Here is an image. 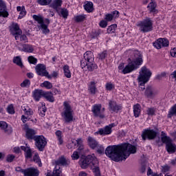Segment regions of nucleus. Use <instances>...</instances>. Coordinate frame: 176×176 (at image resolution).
I'll list each match as a JSON object with an SVG mask.
<instances>
[{"label": "nucleus", "mask_w": 176, "mask_h": 176, "mask_svg": "<svg viewBox=\"0 0 176 176\" xmlns=\"http://www.w3.org/2000/svg\"><path fill=\"white\" fill-rule=\"evenodd\" d=\"M134 58H129V63L124 67V63H120L118 66L119 69H122V73L124 74H130L135 69H138L140 66L142 65L144 59H142V54L140 51H135L133 53Z\"/></svg>", "instance_id": "1"}, {"label": "nucleus", "mask_w": 176, "mask_h": 176, "mask_svg": "<svg viewBox=\"0 0 176 176\" xmlns=\"http://www.w3.org/2000/svg\"><path fill=\"white\" fill-rule=\"evenodd\" d=\"M105 155L113 162H122V160H126V157L123 155L122 144L108 146L105 149Z\"/></svg>", "instance_id": "2"}, {"label": "nucleus", "mask_w": 176, "mask_h": 176, "mask_svg": "<svg viewBox=\"0 0 176 176\" xmlns=\"http://www.w3.org/2000/svg\"><path fill=\"white\" fill-rule=\"evenodd\" d=\"M81 68H86L90 72H93L94 69H97L98 66L94 63V55L91 51H87L84 54V58L80 61Z\"/></svg>", "instance_id": "3"}, {"label": "nucleus", "mask_w": 176, "mask_h": 176, "mask_svg": "<svg viewBox=\"0 0 176 176\" xmlns=\"http://www.w3.org/2000/svg\"><path fill=\"white\" fill-rule=\"evenodd\" d=\"M151 76H152V72H151L149 69L146 68V67H142L138 78V80L140 83V90L142 91L145 90V83L149 81Z\"/></svg>", "instance_id": "4"}, {"label": "nucleus", "mask_w": 176, "mask_h": 176, "mask_svg": "<svg viewBox=\"0 0 176 176\" xmlns=\"http://www.w3.org/2000/svg\"><path fill=\"white\" fill-rule=\"evenodd\" d=\"M32 19L39 24V25H38V28H41V30H43V34H49V32H50V30L47 28L49 27V24H50V19H44L43 16L41 14H34L32 15Z\"/></svg>", "instance_id": "5"}, {"label": "nucleus", "mask_w": 176, "mask_h": 176, "mask_svg": "<svg viewBox=\"0 0 176 176\" xmlns=\"http://www.w3.org/2000/svg\"><path fill=\"white\" fill-rule=\"evenodd\" d=\"M137 27H139V31H140V32H143L144 34L151 32V31H153V21H152L151 18L147 17L139 22L137 24Z\"/></svg>", "instance_id": "6"}, {"label": "nucleus", "mask_w": 176, "mask_h": 176, "mask_svg": "<svg viewBox=\"0 0 176 176\" xmlns=\"http://www.w3.org/2000/svg\"><path fill=\"white\" fill-rule=\"evenodd\" d=\"M68 161L62 156L55 161V168L53 170L52 175L50 173H47L46 176H61V169L60 166H67Z\"/></svg>", "instance_id": "7"}, {"label": "nucleus", "mask_w": 176, "mask_h": 176, "mask_svg": "<svg viewBox=\"0 0 176 176\" xmlns=\"http://www.w3.org/2000/svg\"><path fill=\"white\" fill-rule=\"evenodd\" d=\"M97 161V157H96V155H87L85 158H80L79 163L81 168L85 170L89 166L91 167V166L94 165Z\"/></svg>", "instance_id": "8"}, {"label": "nucleus", "mask_w": 176, "mask_h": 176, "mask_svg": "<svg viewBox=\"0 0 176 176\" xmlns=\"http://www.w3.org/2000/svg\"><path fill=\"white\" fill-rule=\"evenodd\" d=\"M64 111H63V116L64 120L66 123H69L74 120V115H72V112L74 111L72 110V108L71 107V105L68 104L67 102H64Z\"/></svg>", "instance_id": "9"}, {"label": "nucleus", "mask_w": 176, "mask_h": 176, "mask_svg": "<svg viewBox=\"0 0 176 176\" xmlns=\"http://www.w3.org/2000/svg\"><path fill=\"white\" fill-rule=\"evenodd\" d=\"M122 148V153L124 155V157L127 159L129 156H130V154H134L137 153V147L130 143H123L121 144Z\"/></svg>", "instance_id": "10"}, {"label": "nucleus", "mask_w": 176, "mask_h": 176, "mask_svg": "<svg viewBox=\"0 0 176 176\" xmlns=\"http://www.w3.org/2000/svg\"><path fill=\"white\" fill-rule=\"evenodd\" d=\"M157 137V131L151 129H144L142 132V138L143 141H146V140H155Z\"/></svg>", "instance_id": "11"}, {"label": "nucleus", "mask_w": 176, "mask_h": 176, "mask_svg": "<svg viewBox=\"0 0 176 176\" xmlns=\"http://www.w3.org/2000/svg\"><path fill=\"white\" fill-rule=\"evenodd\" d=\"M35 146L40 152H43L45 146L47 144L46 138L43 135H36L34 138Z\"/></svg>", "instance_id": "12"}, {"label": "nucleus", "mask_w": 176, "mask_h": 176, "mask_svg": "<svg viewBox=\"0 0 176 176\" xmlns=\"http://www.w3.org/2000/svg\"><path fill=\"white\" fill-rule=\"evenodd\" d=\"M115 127V123L107 125L104 128L100 129L96 133L100 135H109L112 133V128Z\"/></svg>", "instance_id": "13"}, {"label": "nucleus", "mask_w": 176, "mask_h": 176, "mask_svg": "<svg viewBox=\"0 0 176 176\" xmlns=\"http://www.w3.org/2000/svg\"><path fill=\"white\" fill-rule=\"evenodd\" d=\"M170 45V42L167 38H158L155 43H153V46L156 49H162V47H167Z\"/></svg>", "instance_id": "14"}, {"label": "nucleus", "mask_w": 176, "mask_h": 176, "mask_svg": "<svg viewBox=\"0 0 176 176\" xmlns=\"http://www.w3.org/2000/svg\"><path fill=\"white\" fill-rule=\"evenodd\" d=\"M36 72L38 76H47L48 72L46 70V65L43 64H38L36 67Z\"/></svg>", "instance_id": "15"}, {"label": "nucleus", "mask_w": 176, "mask_h": 176, "mask_svg": "<svg viewBox=\"0 0 176 176\" xmlns=\"http://www.w3.org/2000/svg\"><path fill=\"white\" fill-rule=\"evenodd\" d=\"M92 112L95 118H100V119H104L105 116L101 113V104H95L93 106Z\"/></svg>", "instance_id": "16"}, {"label": "nucleus", "mask_w": 176, "mask_h": 176, "mask_svg": "<svg viewBox=\"0 0 176 176\" xmlns=\"http://www.w3.org/2000/svg\"><path fill=\"white\" fill-rule=\"evenodd\" d=\"M109 109L112 111V112H116L118 113L119 111H122V105L118 104L116 101L109 100Z\"/></svg>", "instance_id": "17"}, {"label": "nucleus", "mask_w": 176, "mask_h": 176, "mask_svg": "<svg viewBox=\"0 0 176 176\" xmlns=\"http://www.w3.org/2000/svg\"><path fill=\"white\" fill-rule=\"evenodd\" d=\"M25 135H26V138H28V140H35V137H36V135H35V134H36V133L35 132V131L32 129H30L28 127V124H25Z\"/></svg>", "instance_id": "18"}, {"label": "nucleus", "mask_w": 176, "mask_h": 176, "mask_svg": "<svg viewBox=\"0 0 176 176\" xmlns=\"http://www.w3.org/2000/svg\"><path fill=\"white\" fill-rule=\"evenodd\" d=\"M8 17L9 16V12L6 8V3L2 0H0V17Z\"/></svg>", "instance_id": "19"}, {"label": "nucleus", "mask_w": 176, "mask_h": 176, "mask_svg": "<svg viewBox=\"0 0 176 176\" xmlns=\"http://www.w3.org/2000/svg\"><path fill=\"white\" fill-rule=\"evenodd\" d=\"M45 91L42 89H35L32 93V97L35 101H39L45 96Z\"/></svg>", "instance_id": "20"}, {"label": "nucleus", "mask_w": 176, "mask_h": 176, "mask_svg": "<svg viewBox=\"0 0 176 176\" xmlns=\"http://www.w3.org/2000/svg\"><path fill=\"white\" fill-rule=\"evenodd\" d=\"M24 176H39V170L35 168H26Z\"/></svg>", "instance_id": "21"}, {"label": "nucleus", "mask_w": 176, "mask_h": 176, "mask_svg": "<svg viewBox=\"0 0 176 176\" xmlns=\"http://www.w3.org/2000/svg\"><path fill=\"white\" fill-rule=\"evenodd\" d=\"M145 94L148 98H153L157 94L155 88L152 87L151 86H148L146 87L145 91Z\"/></svg>", "instance_id": "22"}, {"label": "nucleus", "mask_w": 176, "mask_h": 176, "mask_svg": "<svg viewBox=\"0 0 176 176\" xmlns=\"http://www.w3.org/2000/svg\"><path fill=\"white\" fill-rule=\"evenodd\" d=\"M166 148L167 152L168 153H174L176 151V145L175 144H173V140H169V142H166Z\"/></svg>", "instance_id": "23"}, {"label": "nucleus", "mask_w": 176, "mask_h": 176, "mask_svg": "<svg viewBox=\"0 0 176 176\" xmlns=\"http://www.w3.org/2000/svg\"><path fill=\"white\" fill-rule=\"evenodd\" d=\"M10 31L12 35H21L23 34V31L20 30V27L17 23H12Z\"/></svg>", "instance_id": "24"}, {"label": "nucleus", "mask_w": 176, "mask_h": 176, "mask_svg": "<svg viewBox=\"0 0 176 176\" xmlns=\"http://www.w3.org/2000/svg\"><path fill=\"white\" fill-rule=\"evenodd\" d=\"M19 45L23 47L22 49L19 48V50L21 52H25V53H32V52H34V47L30 44L20 43Z\"/></svg>", "instance_id": "25"}, {"label": "nucleus", "mask_w": 176, "mask_h": 176, "mask_svg": "<svg viewBox=\"0 0 176 176\" xmlns=\"http://www.w3.org/2000/svg\"><path fill=\"white\" fill-rule=\"evenodd\" d=\"M61 5H63V0H54L51 4V8L54 9L56 12H60V9H61Z\"/></svg>", "instance_id": "26"}, {"label": "nucleus", "mask_w": 176, "mask_h": 176, "mask_svg": "<svg viewBox=\"0 0 176 176\" xmlns=\"http://www.w3.org/2000/svg\"><path fill=\"white\" fill-rule=\"evenodd\" d=\"M88 144L89 145L90 148L91 149H96L97 146H98L100 144H98V142L94 139V138H92L91 136H89L87 138Z\"/></svg>", "instance_id": "27"}, {"label": "nucleus", "mask_w": 176, "mask_h": 176, "mask_svg": "<svg viewBox=\"0 0 176 176\" xmlns=\"http://www.w3.org/2000/svg\"><path fill=\"white\" fill-rule=\"evenodd\" d=\"M0 129L7 134H12V128H8V123L5 121H0Z\"/></svg>", "instance_id": "28"}, {"label": "nucleus", "mask_w": 176, "mask_h": 176, "mask_svg": "<svg viewBox=\"0 0 176 176\" xmlns=\"http://www.w3.org/2000/svg\"><path fill=\"white\" fill-rule=\"evenodd\" d=\"M91 170H93L95 176H101V172L100 171V166H98V160L95 162L93 166H91Z\"/></svg>", "instance_id": "29"}, {"label": "nucleus", "mask_w": 176, "mask_h": 176, "mask_svg": "<svg viewBox=\"0 0 176 176\" xmlns=\"http://www.w3.org/2000/svg\"><path fill=\"white\" fill-rule=\"evenodd\" d=\"M133 113L135 118H138L141 113V105L136 104L133 105Z\"/></svg>", "instance_id": "30"}, {"label": "nucleus", "mask_w": 176, "mask_h": 176, "mask_svg": "<svg viewBox=\"0 0 176 176\" xmlns=\"http://www.w3.org/2000/svg\"><path fill=\"white\" fill-rule=\"evenodd\" d=\"M44 98L50 102H54V97L53 96L52 91L45 92Z\"/></svg>", "instance_id": "31"}, {"label": "nucleus", "mask_w": 176, "mask_h": 176, "mask_svg": "<svg viewBox=\"0 0 176 176\" xmlns=\"http://www.w3.org/2000/svg\"><path fill=\"white\" fill-rule=\"evenodd\" d=\"M59 16L63 17V19H67L68 17V10L65 8L59 9V12H56Z\"/></svg>", "instance_id": "32"}, {"label": "nucleus", "mask_w": 176, "mask_h": 176, "mask_svg": "<svg viewBox=\"0 0 176 176\" xmlns=\"http://www.w3.org/2000/svg\"><path fill=\"white\" fill-rule=\"evenodd\" d=\"M161 140L163 144H166V142H168L172 140L170 137L167 136V134L164 133V131L161 132Z\"/></svg>", "instance_id": "33"}, {"label": "nucleus", "mask_w": 176, "mask_h": 176, "mask_svg": "<svg viewBox=\"0 0 176 176\" xmlns=\"http://www.w3.org/2000/svg\"><path fill=\"white\" fill-rule=\"evenodd\" d=\"M84 8L88 13L93 12V2L87 1V3L84 6Z\"/></svg>", "instance_id": "34"}, {"label": "nucleus", "mask_w": 176, "mask_h": 176, "mask_svg": "<svg viewBox=\"0 0 176 176\" xmlns=\"http://www.w3.org/2000/svg\"><path fill=\"white\" fill-rule=\"evenodd\" d=\"M12 62L14 64H16L19 67H21V68H23V61H21V57L20 56H15L14 57Z\"/></svg>", "instance_id": "35"}, {"label": "nucleus", "mask_w": 176, "mask_h": 176, "mask_svg": "<svg viewBox=\"0 0 176 176\" xmlns=\"http://www.w3.org/2000/svg\"><path fill=\"white\" fill-rule=\"evenodd\" d=\"M147 8H149L150 13H157V10H156V3L151 2L148 5Z\"/></svg>", "instance_id": "36"}, {"label": "nucleus", "mask_w": 176, "mask_h": 176, "mask_svg": "<svg viewBox=\"0 0 176 176\" xmlns=\"http://www.w3.org/2000/svg\"><path fill=\"white\" fill-rule=\"evenodd\" d=\"M63 72L66 78H67L68 79L71 78V71L69 70V66H68L67 65H65L63 67Z\"/></svg>", "instance_id": "37"}, {"label": "nucleus", "mask_w": 176, "mask_h": 176, "mask_svg": "<svg viewBox=\"0 0 176 176\" xmlns=\"http://www.w3.org/2000/svg\"><path fill=\"white\" fill-rule=\"evenodd\" d=\"M55 134L58 138L59 145H63V142H64V141L63 140V138L61 136V135H63V132H61V131H60V130H58L55 132Z\"/></svg>", "instance_id": "38"}, {"label": "nucleus", "mask_w": 176, "mask_h": 176, "mask_svg": "<svg viewBox=\"0 0 176 176\" xmlns=\"http://www.w3.org/2000/svg\"><path fill=\"white\" fill-rule=\"evenodd\" d=\"M33 161L34 163H37L39 167H42V162L41 161V158H39V155L36 153L33 157Z\"/></svg>", "instance_id": "39"}, {"label": "nucleus", "mask_w": 176, "mask_h": 176, "mask_svg": "<svg viewBox=\"0 0 176 176\" xmlns=\"http://www.w3.org/2000/svg\"><path fill=\"white\" fill-rule=\"evenodd\" d=\"M89 90L92 94H96L97 88L96 87V82H91V85L89 87Z\"/></svg>", "instance_id": "40"}, {"label": "nucleus", "mask_w": 176, "mask_h": 176, "mask_svg": "<svg viewBox=\"0 0 176 176\" xmlns=\"http://www.w3.org/2000/svg\"><path fill=\"white\" fill-rule=\"evenodd\" d=\"M52 0H38L37 3L41 5V6H47V5H50Z\"/></svg>", "instance_id": "41"}, {"label": "nucleus", "mask_w": 176, "mask_h": 176, "mask_svg": "<svg viewBox=\"0 0 176 176\" xmlns=\"http://www.w3.org/2000/svg\"><path fill=\"white\" fill-rule=\"evenodd\" d=\"M41 87H45V89H50L53 87V84L49 81H44L41 84Z\"/></svg>", "instance_id": "42"}, {"label": "nucleus", "mask_w": 176, "mask_h": 176, "mask_svg": "<svg viewBox=\"0 0 176 176\" xmlns=\"http://www.w3.org/2000/svg\"><path fill=\"white\" fill-rule=\"evenodd\" d=\"M117 27H118V25H116V24L111 25L107 28V33L108 34H113V32H115V30H116Z\"/></svg>", "instance_id": "43"}, {"label": "nucleus", "mask_w": 176, "mask_h": 176, "mask_svg": "<svg viewBox=\"0 0 176 176\" xmlns=\"http://www.w3.org/2000/svg\"><path fill=\"white\" fill-rule=\"evenodd\" d=\"M74 19L76 23H80L82 21H85V19H86V15L85 14L77 15L76 16H75Z\"/></svg>", "instance_id": "44"}, {"label": "nucleus", "mask_w": 176, "mask_h": 176, "mask_svg": "<svg viewBox=\"0 0 176 176\" xmlns=\"http://www.w3.org/2000/svg\"><path fill=\"white\" fill-rule=\"evenodd\" d=\"M96 152L98 153H99V155L104 154V152L105 151V148L101 144H99V145L96 146Z\"/></svg>", "instance_id": "45"}, {"label": "nucleus", "mask_w": 176, "mask_h": 176, "mask_svg": "<svg viewBox=\"0 0 176 176\" xmlns=\"http://www.w3.org/2000/svg\"><path fill=\"white\" fill-rule=\"evenodd\" d=\"M174 115L176 116V104L171 108V110L168 114V118H171L174 116Z\"/></svg>", "instance_id": "46"}, {"label": "nucleus", "mask_w": 176, "mask_h": 176, "mask_svg": "<svg viewBox=\"0 0 176 176\" xmlns=\"http://www.w3.org/2000/svg\"><path fill=\"white\" fill-rule=\"evenodd\" d=\"M31 81L28 79H25L21 83V87H30Z\"/></svg>", "instance_id": "47"}, {"label": "nucleus", "mask_w": 176, "mask_h": 176, "mask_svg": "<svg viewBox=\"0 0 176 176\" xmlns=\"http://www.w3.org/2000/svg\"><path fill=\"white\" fill-rule=\"evenodd\" d=\"M25 156L26 159H31L32 157V151L30 147L25 151Z\"/></svg>", "instance_id": "48"}, {"label": "nucleus", "mask_w": 176, "mask_h": 176, "mask_svg": "<svg viewBox=\"0 0 176 176\" xmlns=\"http://www.w3.org/2000/svg\"><path fill=\"white\" fill-rule=\"evenodd\" d=\"M28 60L30 64H34V65H35V64H36V63H38V59H36V58H35L32 56H29L28 58Z\"/></svg>", "instance_id": "49"}, {"label": "nucleus", "mask_w": 176, "mask_h": 176, "mask_svg": "<svg viewBox=\"0 0 176 176\" xmlns=\"http://www.w3.org/2000/svg\"><path fill=\"white\" fill-rule=\"evenodd\" d=\"M25 14H27V11H25V7L23 6L18 19H23Z\"/></svg>", "instance_id": "50"}, {"label": "nucleus", "mask_w": 176, "mask_h": 176, "mask_svg": "<svg viewBox=\"0 0 176 176\" xmlns=\"http://www.w3.org/2000/svg\"><path fill=\"white\" fill-rule=\"evenodd\" d=\"M7 112L10 113V115H13L14 113V107H13V104H10L8 106Z\"/></svg>", "instance_id": "51"}, {"label": "nucleus", "mask_w": 176, "mask_h": 176, "mask_svg": "<svg viewBox=\"0 0 176 176\" xmlns=\"http://www.w3.org/2000/svg\"><path fill=\"white\" fill-rule=\"evenodd\" d=\"M108 56L107 51H103L102 53L98 54L99 60H105V58Z\"/></svg>", "instance_id": "52"}, {"label": "nucleus", "mask_w": 176, "mask_h": 176, "mask_svg": "<svg viewBox=\"0 0 176 176\" xmlns=\"http://www.w3.org/2000/svg\"><path fill=\"white\" fill-rule=\"evenodd\" d=\"M156 110H155V108L153 107H150L147 109L146 112H147V115H148L149 116H153V115H155V112Z\"/></svg>", "instance_id": "53"}, {"label": "nucleus", "mask_w": 176, "mask_h": 176, "mask_svg": "<svg viewBox=\"0 0 176 176\" xmlns=\"http://www.w3.org/2000/svg\"><path fill=\"white\" fill-rule=\"evenodd\" d=\"M105 87H106V90L111 91L112 89H115V85L111 82H107L105 85Z\"/></svg>", "instance_id": "54"}, {"label": "nucleus", "mask_w": 176, "mask_h": 176, "mask_svg": "<svg viewBox=\"0 0 176 176\" xmlns=\"http://www.w3.org/2000/svg\"><path fill=\"white\" fill-rule=\"evenodd\" d=\"M100 35V32H97L96 30H93L90 34L91 39H95Z\"/></svg>", "instance_id": "55"}, {"label": "nucleus", "mask_w": 176, "mask_h": 176, "mask_svg": "<svg viewBox=\"0 0 176 176\" xmlns=\"http://www.w3.org/2000/svg\"><path fill=\"white\" fill-rule=\"evenodd\" d=\"M79 154H80V152L74 151L73 153V155H72V158L73 160H78L79 159L80 156Z\"/></svg>", "instance_id": "56"}, {"label": "nucleus", "mask_w": 176, "mask_h": 176, "mask_svg": "<svg viewBox=\"0 0 176 176\" xmlns=\"http://www.w3.org/2000/svg\"><path fill=\"white\" fill-rule=\"evenodd\" d=\"M99 25L100 27H101V28H106V27H107L108 25V21L105 20H102L99 23Z\"/></svg>", "instance_id": "57"}, {"label": "nucleus", "mask_w": 176, "mask_h": 176, "mask_svg": "<svg viewBox=\"0 0 176 176\" xmlns=\"http://www.w3.org/2000/svg\"><path fill=\"white\" fill-rule=\"evenodd\" d=\"M57 76H58V73L57 72H53L51 75L48 73V75L46 76V78L48 79H52V78H57Z\"/></svg>", "instance_id": "58"}, {"label": "nucleus", "mask_w": 176, "mask_h": 176, "mask_svg": "<svg viewBox=\"0 0 176 176\" xmlns=\"http://www.w3.org/2000/svg\"><path fill=\"white\" fill-rule=\"evenodd\" d=\"M14 157H16V156H14V155H7L6 162H8V163H12V162L14 160Z\"/></svg>", "instance_id": "59"}, {"label": "nucleus", "mask_w": 176, "mask_h": 176, "mask_svg": "<svg viewBox=\"0 0 176 176\" xmlns=\"http://www.w3.org/2000/svg\"><path fill=\"white\" fill-rule=\"evenodd\" d=\"M106 21H112L113 20V16L111 14H107L105 15Z\"/></svg>", "instance_id": "60"}, {"label": "nucleus", "mask_w": 176, "mask_h": 176, "mask_svg": "<svg viewBox=\"0 0 176 176\" xmlns=\"http://www.w3.org/2000/svg\"><path fill=\"white\" fill-rule=\"evenodd\" d=\"M15 170L17 172V173H22V174H24L25 173V169H23L21 168V167L20 166H18L15 168Z\"/></svg>", "instance_id": "61"}, {"label": "nucleus", "mask_w": 176, "mask_h": 176, "mask_svg": "<svg viewBox=\"0 0 176 176\" xmlns=\"http://www.w3.org/2000/svg\"><path fill=\"white\" fill-rule=\"evenodd\" d=\"M25 115H28V116H32V115H34V111L32 109H30V107H28V111H26Z\"/></svg>", "instance_id": "62"}, {"label": "nucleus", "mask_w": 176, "mask_h": 176, "mask_svg": "<svg viewBox=\"0 0 176 176\" xmlns=\"http://www.w3.org/2000/svg\"><path fill=\"white\" fill-rule=\"evenodd\" d=\"M111 14H112L113 17H115V19L119 17V11L118 10L113 11Z\"/></svg>", "instance_id": "63"}, {"label": "nucleus", "mask_w": 176, "mask_h": 176, "mask_svg": "<svg viewBox=\"0 0 176 176\" xmlns=\"http://www.w3.org/2000/svg\"><path fill=\"white\" fill-rule=\"evenodd\" d=\"M170 56L172 57H176V48H173L170 50Z\"/></svg>", "instance_id": "64"}]
</instances>
